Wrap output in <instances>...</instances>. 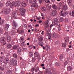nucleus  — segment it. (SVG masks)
I'll return each mask as SVG.
<instances>
[{
  "mask_svg": "<svg viewBox=\"0 0 74 74\" xmlns=\"http://www.w3.org/2000/svg\"><path fill=\"white\" fill-rule=\"evenodd\" d=\"M19 11L20 12V14L21 15H25V13L26 10L24 9L23 8H21L19 9Z\"/></svg>",
  "mask_w": 74,
  "mask_h": 74,
  "instance_id": "nucleus-1",
  "label": "nucleus"
},
{
  "mask_svg": "<svg viewBox=\"0 0 74 74\" xmlns=\"http://www.w3.org/2000/svg\"><path fill=\"white\" fill-rule=\"evenodd\" d=\"M44 73L46 74H49L51 71V69L49 68H46L44 71Z\"/></svg>",
  "mask_w": 74,
  "mask_h": 74,
  "instance_id": "nucleus-2",
  "label": "nucleus"
},
{
  "mask_svg": "<svg viewBox=\"0 0 74 74\" xmlns=\"http://www.w3.org/2000/svg\"><path fill=\"white\" fill-rule=\"evenodd\" d=\"M10 12V9L9 8H8L5 10L4 14H9Z\"/></svg>",
  "mask_w": 74,
  "mask_h": 74,
  "instance_id": "nucleus-3",
  "label": "nucleus"
},
{
  "mask_svg": "<svg viewBox=\"0 0 74 74\" xmlns=\"http://www.w3.org/2000/svg\"><path fill=\"white\" fill-rule=\"evenodd\" d=\"M0 41L1 43H4L5 42V44H6L5 42V37H3L1 38L0 39Z\"/></svg>",
  "mask_w": 74,
  "mask_h": 74,
  "instance_id": "nucleus-4",
  "label": "nucleus"
},
{
  "mask_svg": "<svg viewBox=\"0 0 74 74\" xmlns=\"http://www.w3.org/2000/svg\"><path fill=\"white\" fill-rule=\"evenodd\" d=\"M56 13H57L56 11L54 10L51 12V16H56Z\"/></svg>",
  "mask_w": 74,
  "mask_h": 74,
  "instance_id": "nucleus-5",
  "label": "nucleus"
},
{
  "mask_svg": "<svg viewBox=\"0 0 74 74\" xmlns=\"http://www.w3.org/2000/svg\"><path fill=\"white\" fill-rule=\"evenodd\" d=\"M12 62L13 66H16L17 64V61H16V60L12 59Z\"/></svg>",
  "mask_w": 74,
  "mask_h": 74,
  "instance_id": "nucleus-6",
  "label": "nucleus"
},
{
  "mask_svg": "<svg viewBox=\"0 0 74 74\" xmlns=\"http://www.w3.org/2000/svg\"><path fill=\"white\" fill-rule=\"evenodd\" d=\"M12 26H14V27H13V29H16V27H17L18 26V25L15 22H13L12 23Z\"/></svg>",
  "mask_w": 74,
  "mask_h": 74,
  "instance_id": "nucleus-7",
  "label": "nucleus"
},
{
  "mask_svg": "<svg viewBox=\"0 0 74 74\" xmlns=\"http://www.w3.org/2000/svg\"><path fill=\"white\" fill-rule=\"evenodd\" d=\"M57 36H58V34L55 32L53 33L52 34V37L53 38H55L57 37Z\"/></svg>",
  "mask_w": 74,
  "mask_h": 74,
  "instance_id": "nucleus-8",
  "label": "nucleus"
},
{
  "mask_svg": "<svg viewBox=\"0 0 74 74\" xmlns=\"http://www.w3.org/2000/svg\"><path fill=\"white\" fill-rule=\"evenodd\" d=\"M16 12L14 11L12 13V16L14 17V19L16 18Z\"/></svg>",
  "mask_w": 74,
  "mask_h": 74,
  "instance_id": "nucleus-9",
  "label": "nucleus"
},
{
  "mask_svg": "<svg viewBox=\"0 0 74 74\" xmlns=\"http://www.w3.org/2000/svg\"><path fill=\"white\" fill-rule=\"evenodd\" d=\"M7 39L8 42H9L10 41H11V37L10 36H8L7 38Z\"/></svg>",
  "mask_w": 74,
  "mask_h": 74,
  "instance_id": "nucleus-10",
  "label": "nucleus"
},
{
  "mask_svg": "<svg viewBox=\"0 0 74 74\" xmlns=\"http://www.w3.org/2000/svg\"><path fill=\"white\" fill-rule=\"evenodd\" d=\"M26 3H25V2H22L21 3V7H26Z\"/></svg>",
  "mask_w": 74,
  "mask_h": 74,
  "instance_id": "nucleus-11",
  "label": "nucleus"
},
{
  "mask_svg": "<svg viewBox=\"0 0 74 74\" xmlns=\"http://www.w3.org/2000/svg\"><path fill=\"white\" fill-rule=\"evenodd\" d=\"M19 48V46L18 45H15L13 46L12 48V49H18Z\"/></svg>",
  "mask_w": 74,
  "mask_h": 74,
  "instance_id": "nucleus-12",
  "label": "nucleus"
},
{
  "mask_svg": "<svg viewBox=\"0 0 74 74\" xmlns=\"http://www.w3.org/2000/svg\"><path fill=\"white\" fill-rule=\"evenodd\" d=\"M48 23H49V21H46L45 24V27L46 28H47V27H49V24H48Z\"/></svg>",
  "mask_w": 74,
  "mask_h": 74,
  "instance_id": "nucleus-13",
  "label": "nucleus"
},
{
  "mask_svg": "<svg viewBox=\"0 0 74 74\" xmlns=\"http://www.w3.org/2000/svg\"><path fill=\"white\" fill-rule=\"evenodd\" d=\"M15 6H16L17 5H20L21 4V2L19 1H17L15 3H14Z\"/></svg>",
  "mask_w": 74,
  "mask_h": 74,
  "instance_id": "nucleus-14",
  "label": "nucleus"
},
{
  "mask_svg": "<svg viewBox=\"0 0 74 74\" xmlns=\"http://www.w3.org/2000/svg\"><path fill=\"white\" fill-rule=\"evenodd\" d=\"M38 7V5L36 3H34L31 5V7Z\"/></svg>",
  "mask_w": 74,
  "mask_h": 74,
  "instance_id": "nucleus-15",
  "label": "nucleus"
},
{
  "mask_svg": "<svg viewBox=\"0 0 74 74\" xmlns=\"http://www.w3.org/2000/svg\"><path fill=\"white\" fill-rule=\"evenodd\" d=\"M6 74H12V71L10 70H7L6 71Z\"/></svg>",
  "mask_w": 74,
  "mask_h": 74,
  "instance_id": "nucleus-16",
  "label": "nucleus"
},
{
  "mask_svg": "<svg viewBox=\"0 0 74 74\" xmlns=\"http://www.w3.org/2000/svg\"><path fill=\"white\" fill-rule=\"evenodd\" d=\"M62 9L64 11H66L67 10V6L66 5H64Z\"/></svg>",
  "mask_w": 74,
  "mask_h": 74,
  "instance_id": "nucleus-17",
  "label": "nucleus"
},
{
  "mask_svg": "<svg viewBox=\"0 0 74 74\" xmlns=\"http://www.w3.org/2000/svg\"><path fill=\"white\" fill-rule=\"evenodd\" d=\"M45 49L47 51H49V46L48 45H46Z\"/></svg>",
  "mask_w": 74,
  "mask_h": 74,
  "instance_id": "nucleus-18",
  "label": "nucleus"
},
{
  "mask_svg": "<svg viewBox=\"0 0 74 74\" xmlns=\"http://www.w3.org/2000/svg\"><path fill=\"white\" fill-rule=\"evenodd\" d=\"M10 4L11 2H10V1H8L7 2L6 4V5L7 7H8V6H10Z\"/></svg>",
  "mask_w": 74,
  "mask_h": 74,
  "instance_id": "nucleus-19",
  "label": "nucleus"
},
{
  "mask_svg": "<svg viewBox=\"0 0 74 74\" xmlns=\"http://www.w3.org/2000/svg\"><path fill=\"white\" fill-rule=\"evenodd\" d=\"M52 7L53 9H54V10H57L58 9V7L56 5H53L52 6Z\"/></svg>",
  "mask_w": 74,
  "mask_h": 74,
  "instance_id": "nucleus-20",
  "label": "nucleus"
},
{
  "mask_svg": "<svg viewBox=\"0 0 74 74\" xmlns=\"http://www.w3.org/2000/svg\"><path fill=\"white\" fill-rule=\"evenodd\" d=\"M63 59V54H61L60 56L59 59L60 60H62V59Z\"/></svg>",
  "mask_w": 74,
  "mask_h": 74,
  "instance_id": "nucleus-21",
  "label": "nucleus"
},
{
  "mask_svg": "<svg viewBox=\"0 0 74 74\" xmlns=\"http://www.w3.org/2000/svg\"><path fill=\"white\" fill-rule=\"evenodd\" d=\"M7 46L8 48H12V45L10 44H7Z\"/></svg>",
  "mask_w": 74,
  "mask_h": 74,
  "instance_id": "nucleus-22",
  "label": "nucleus"
},
{
  "mask_svg": "<svg viewBox=\"0 0 74 74\" xmlns=\"http://www.w3.org/2000/svg\"><path fill=\"white\" fill-rule=\"evenodd\" d=\"M68 3L69 5H72V1L71 0L68 1Z\"/></svg>",
  "mask_w": 74,
  "mask_h": 74,
  "instance_id": "nucleus-23",
  "label": "nucleus"
},
{
  "mask_svg": "<svg viewBox=\"0 0 74 74\" xmlns=\"http://www.w3.org/2000/svg\"><path fill=\"white\" fill-rule=\"evenodd\" d=\"M9 26L10 25H9L6 24L5 27V29L6 30H8V27H9Z\"/></svg>",
  "mask_w": 74,
  "mask_h": 74,
  "instance_id": "nucleus-24",
  "label": "nucleus"
},
{
  "mask_svg": "<svg viewBox=\"0 0 74 74\" xmlns=\"http://www.w3.org/2000/svg\"><path fill=\"white\" fill-rule=\"evenodd\" d=\"M35 57H40V56L38 54V53L36 52L34 53Z\"/></svg>",
  "mask_w": 74,
  "mask_h": 74,
  "instance_id": "nucleus-25",
  "label": "nucleus"
},
{
  "mask_svg": "<svg viewBox=\"0 0 74 74\" xmlns=\"http://www.w3.org/2000/svg\"><path fill=\"white\" fill-rule=\"evenodd\" d=\"M54 24L56 25L57 26H60V23L58 21L56 22V23H55Z\"/></svg>",
  "mask_w": 74,
  "mask_h": 74,
  "instance_id": "nucleus-26",
  "label": "nucleus"
},
{
  "mask_svg": "<svg viewBox=\"0 0 74 74\" xmlns=\"http://www.w3.org/2000/svg\"><path fill=\"white\" fill-rule=\"evenodd\" d=\"M21 48L19 47V48H18V49L17 50V52L18 53H21Z\"/></svg>",
  "mask_w": 74,
  "mask_h": 74,
  "instance_id": "nucleus-27",
  "label": "nucleus"
},
{
  "mask_svg": "<svg viewBox=\"0 0 74 74\" xmlns=\"http://www.w3.org/2000/svg\"><path fill=\"white\" fill-rule=\"evenodd\" d=\"M39 41H41L43 40V38L41 36H39L38 38Z\"/></svg>",
  "mask_w": 74,
  "mask_h": 74,
  "instance_id": "nucleus-28",
  "label": "nucleus"
},
{
  "mask_svg": "<svg viewBox=\"0 0 74 74\" xmlns=\"http://www.w3.org/2000/svg\"><path fill=\"white\" fill-rule=\"evenodd\" d=\"M55 66H59L60 65V63L57 62L55 64Z\"/></svg>",
  "mask_w": 74,
  "mask_h": 74,
  "instance_id": "nucleus-29",
  "label": "nucleus"
},
{
  "mask_svg": "<svg viewBox=\"0 0 74 74\" xmlns=\"http://www.w3.org/2000/svg\"><path fill=\"white\" fill-rule=\"evenodd\" d=\"M67 70L68 71H70L72 70V68L71 66H68L67 67Z\"/></svg>",
  "mask_w": 74,
  "mask_h": 74,
  "instance_id": "nucleus-30",
  "label": "nucleus"
},
{
  "mask_svg": "<svg viewBox=\"0 0 74 74\" xmlns=\"http://www.w3.org/2000/svg\"><path fill=\"white\" fill-rule=\"evenodd\" d=\"M4 60V57L3 56H1L0 58V62H2Z\"/></svg>",
  "mask_w": 74,
  "mask_h": 74,
  "instance_id": "nucleus-31",
  "label": "nucleus"
},
{
  "mask_svg": "<svg viewBox=\"0 0 74 74\" xmlns=\"http://www.w3.org/2000/svg\"><path fill=\"white\" fill-rule=\"evenodd\" d=\"M69 14L71 15V16H74V11H73L72 12V13L71 12H70L69 13Z\"/></svg>",
  "mask_w": 74,
  "mask_h": 74,
  "instance_id": "nucleus-32",
  "label": "nucleus"
},
{
  "mask_svg": "<svg viewBox=\"0 0 74 74\" xmlns=\"http://www.w3.org/2000/svg\"><path fill=\"white\" fill-rule=\"evenodd\" d=\"M67 15V12H64L62 14V16H64H64L66 15Z\"/></svg>",
  "mask_w": 74,
  "mask_h": 74,
  "instance_id": "nucleus-33",
  "label": "nucleus"
},
{
  "mask_svg": "<svg viewBox=\"0 0 74 74\" xmlns=\"http://www.w3.org/2000/svg\"><path fill=\"white\" fill-rule=\"evenodd\" d=\"M4 20L3 19H2L0 21V23L1 25H3L4 23Z\"/></svg>",
  "mask_w": 74,
  "mask_h": 74,
  "instance_id": "nucleus-34",
  "label": "nucleus"
},
{
  "mask_svg": "<svg viewBox=\"0 0 74 74\" xmlns=\"http://www.w3.org/2000/svg\"><path fill=\"white\" fill-rule=\"evenodd\" d=\"M33 53L32 52H29V56L30 57H33Z\"/></svg>",
  "mask_w": 74,
  "mask_h": 74,
  "instance_id": "nucleus-35",
  "label": "nucleus"
},
{
  "mask_svg": "<svg viewBox=\"0 0 74 74\" xmlns=\"http://www.w3.org/2000/svg\"><path fill=\"white\" fill-rule=\"evenodd\" d=\"M58 19H57V18H55L54 21L53 22V23H56V22H58Z\"/></svg>",
  "mask_w": 74,
  "mask_h": 74,
  "instance_id": "nucleus-36",
  "label": "nucleus"
},
{
  "mask_svg": "<svg viewBox=\"0 0 74 74\" xmlns=\"http://www.w3.org/2000/svg\"><path fill=\"white\" fill-rule=\"evenodd\" d=\"M41 10L42 11H45L47 10V9L43 7L41 8Z\"/></svg>",
  "mask_w": 74,
  "mask_h": 74,
  "instance_id": "nucleus-37",
  "label": "nucleus"
},
{
  "mask_svg": "<svg viewBox=\"0 0 74 74\" xmlns=\"http://www.w3.org/2000/svg\"><path fill=\"white\" fill-rule=\"evenodd\" d=\"M10 34H12V35H15V32H14V31H12L10 33Z\"/></svg>",
  "mask_w": 74,
  "mask_h": 74,
  "instance_id": "nucleus-38",
  "label": "nucleus"
},
{
  "mask_svg": "<svg viewBox=\"0 0 74 74\" xmlns=\"http://www.w3.org/2000/svg\"><path fill=\"white\" fill-rule=\"evenodd\" d=\"M13 56L15 58H18V56H17V54H13Z\"/></svg>",
  "mask_w": 74,
  "mask_h": 74,
  "instance_id": "nucleus-39",
  "label": "nucleus"
},
{
  "mask_svg": "<svg viewBox=\"0 0 74 74\" xmlns=\"http://www.w3.org/2000/svg\"><path fill=\"white\" fill-rule=\"evenodd\" d=\"M4 34L5 36H8V31H6L4 33Z\"/></svg>",
  "mask_w": 74,
  "mask_h": 74,
  "instance_id": "nucleus-40",
  "label": "nucleus"
},
{
  "mask_svg": "<svg viewBox=\"0 0 74 74\" xmlns=\"http://www.w3.org/2000/svg\"><path fill=\"white\" fill-rule=\"evenodd\" d=\"M14 5H15V4H14V3H12L11 4L10 7L11 8H13V7H14Z\"/></svg>",
  "mask_w": 74,
  "mask_h": 74,
  "instance_id": "nucleus-41",
  "label": "nucleus"
},
{
  "mask_svg": "<svg viewBox=\"0 0 74 74\" xmlns=\"http://www.w3.org/2000/svg\"><path fill=\"white\" fill-rule=\"evenodd\" d=\"M66 45H67V44L65 43H62V45L63 47H66Z\"/></svg>",
  "mask_w": 74,
  "mask_h": 74,
  "instance_id": "nucleus-42",
  "label": "nucleus"
},
{
  "mask_svg": "<svg viewBox=\"0 0 74 74\" xmlns=\"http://www.w3.org/2000/svg\"><path fill=\"white\" fill-rule=\"evenodd\" d=\"M39 71V67H37L35 69L36 72H38Z\"/></svg>",
  "mask_w": 74,
  "mask_h": 74,
  "instance_id": "nucleus-43",
  "label": "nucleus"
},
{
  "mask_svg": "<svg viewBox=\"0 0 74 74\" xmlns=\"http://www.w3.org/2000/svg\"><path fill=\"white\" fill-rule=\"evenodd\" d=\"M60 22H63V21H64V19L63 18H60Z\"/></svg>",
  "mask_w": 74,
  "mask_h": 74,
  "instance_id": "nucleus-44",
  "label": "nucleus"
},
{
  "mask_svg": "<svg viewBox=\"0 0 74 74\" xmlns=\"http://www.w3.org/2000/svg\"><path fill=\"white\" fill-rule=\"evenodd\" d=\"M4 65H5L6 66V65L5 64V63L3 62L2 63H1V66H4Z\"/></svg>",
  "mask_w": 74,
  "mask_h": 74,
  "instance_id": "nucleus-45",
  "label": "nucleus"
},
{
  "mask_svg": "<svg viewBox=\"0 0 74 74\" xmlns=\"http://www.w3.org/2000/svg\"><path fill=\"white\" fill-rule=\"evenodd\" d=\"M23 27L24 28H26V27H27V25L25 24H24L23 25Z\"/></svg>",
  "mask_w": 74,
  "mask_h": 74,
  "instance_id": "nucleus-46",
  "label": "nucleus"
},
{
  "mask_svg": "<svg viewBox=\"0 0 74 74\" xmlns=\"http://www.w3.org/2000/svg\"><path fill=\"white\" fill-rule=\"evenodd\" d=\"M45 1L46 3H50V1L49 0H45Z\"/></svg>",
  "mask_w": 74,
  "mask_h": 74,
  "instance_id": "nucleus-47",
  "label": "nucleus"
},
{
  "mask_svg": "<svg viewBox=\"0 0 74 74\" xmlns=\"http://www.w3.org/2000/svg\"><path fill=\"white\" fill-rule=\"evenodd\" d=\"M36 59L34 58H32V62H35V60H36Z\"/></svg>",
  "mask_w": 74,
  "mask_h": 74,
  "instance_id": "nucleus-48",
  "label": "nucleus"
},
{
  "mask_svg": "<svg viewBox=\"0 0 74 74\" xmlns=\"http://www.w3.org/2000/svg\"><path fill=\"white\" fill-rule=\"evenodd\" d=\"M51 38V35L49 34L48 39L50 40Z\"/></svg>",
  "mask_w": 74,
  "mask_h": 74,
  "instance_id": "nucleus-49",
  "label": "nucleus"
},
{
  "mask_svg": "<svg viewBox=\"0 0 74 74\" xmlns=\"http://www.w3.org/2000/svg\"><path fill=\"white\" fill-rule=\"evenodd\" d=\"M3 29L2 28H0V33H1L3 32Z\"/></svg>",
  "mask_w": 74,
  "mask_h": 74,
  "instance_id": "nucleus-50",
  "label": "nucleus"
},
{
  "mask_svg": "<svg viewBox=\"0 0 74 74\" xmlns=\"http://www.w3.org/2000/svg\"><path fill=\"white\" fill-rule=\"evenodd\" d=\"M4 70V68L3 67H0V70Z\"/></svg>",
  "mask_w": 74,
  "mask_h": 74,
  "instance_id": "nucleus-51",
  "label": "nucleus"
},
{
  "mask_svg": "<svg viewBox=\"0 0 74 74\" xmlns=\"http://www.w3.org/2000/svg\"><path fill=\"white\" fill-rule=\"evenodd\" d=\"M68 63V62L67 61L65 62L64 63V65L65 66H66L67 64Z\"/></svg>",
  "mask_w": 74,
  "mask_h": 74,
  "instance_id": "nucleus-52",
  "label": "nucleus"
},
{
  "mask_svg": "<svg viewBox=\"0 0 74 74\" xmlns=\"http://www.w3.org/2000/svg\"><path fill=\"white\" fill-rule=\"evenodd\" d=\"M58 29L59 31H60L61 28H60V26H59V27H58Z\"/></svg>",
  "mask_w": 74,
  "mask_h": 74,
  "instance_id": "nucleus-53",
  "label": "nucleus"
},
{
  "mask_svg": "<svg viewBox=\"0 0 74 74\" xmlns=\"http://www.w3.org/2000/svg\"><path fill=\"white\" fill-rule=\"evenodd\" d=\"M23 33V30L20 31L19 32V34H21V33Z\"/></svg>",
  "mask_w": 74,
  "mask_h": 74,
  "instance_id": "nucleus-54",
  "label": "nucleus"
},
{
  "mask_svg": "<svg viewBox=\"0 0 74 74\" xmlns=\"http://www.w3.org/2000/svg\"><path fill=\"white\" fill-rule=\"evenodd\" d=\"M34 71V68L30 70V71L32 72H33Z\"/></svg>",
  "mask_w": 74,
  "mask_h": 74,
  "instance_id": "nucleus-55",
  "label": "nucleus"
},
{
  "mask_svg": "<svg viewBox=\"0 0 74 74\" xmlns=\"http://www.w3.org/2000/svg\"><path fill=\"white\" fill-rule=\"evenodd\" d=\"M56 44H59L60 42L59 41H57L56 43Z\"/></svg>",
  "mask_w": 74,
  "mask_h": 74,
  "instance_id": "nucleus-56",
  "label": "nucleus"
},
{
  "mask_svg": "<svg viewBox=\"0 0 74 74\" xmlns=\"http://www.w3.org/2000/svg\"><path fill=\"white\" fill-rule=\"evenodd\" d=\"M62 3H59V5L60 7H62Z\"/></svg>",
  "mask_w": 74,
  "mask_h": 74,
  "instance_id": "nucleus-57",
  "label": "nucleus"
},
{
  "mask_svg": "<svg viewBox=\"0 0 74 74\" xmlns=\"http://www.w3.org/2000/svg\"><path fill=\"white\" fill-rule=\"evenodd\" d=\"M69 21V19L68 18H65V21L66 22H67L68 21Z\"/></svg>",
  "mask_w": 74,
  "mask_h": 74,
  "instance_id": "nucleus-58",
  "label": "nucleus"
},
{
  "mask_svg": "<svg viewBox=\"0 0 74 74\" xmlns=\"http://www.w3.org/2000/svg\"><path fill=\"white\" fill-rule=\"evenodd\" d=\"M39 4H41L42 3V0H39Z\"/></svg>",
  "mask_w": 74,
  "mask_h": 74,
  "instance_id": "nucleus-59",
  "label": "nucleus"
},
{
  "mask_svg": "<svg viewBox=\"0 0 74 74\" xmlns=\"http://www.w3.org/2000/svg\"><path fill=\"white\" fill-rule=\"evenodd\" d=\"M36 18L38 20H40V17H38L37 16L36 17Z\"/></svg>",
  "mask_w": 74,
  "mask_h": 74,
  "instance_id": "nucleus-60",
  "label": "nucleus"
},
{
  "mask_svg": "<svg viewBox=\"0 0 74 74\" xmlns=\"http://www.w3.org/2000/svg\"><path fill=\"white\" fill-rule=\"evenodd\" d=\"M29 2L31 3H33V0H29Z\"/></svg>",
  "mask_w": 74,
  "mask_h": 74,
  "instance_id": "nucleus-61",
  "label": "nucleus"
},
{
  "mask_svg": "<svg viewBox=\"0 0 74 74\" xmlns=\"http://www.w3.org/2000/svg\"><path fill=\"white\" fill-rule=\"evenodd\" d=\"M29 47L31 49L33 48V46L32 45H30L29 46Z\"/></svg>",
  "mask_w": 74,
  "mask_h": 74,
  "instance_id": "nucleus-62",
  "label": "nucleus"
},
{
  "mask_svg": "<svg viewBox=\"0 0 74 74\" xmlns=\"http://www.w3.org/2000/svg\"><path fill=\"white\" fill-rule=\"evenodd\" d=\"M64 12H63V10H62L61 11L60 14H61L62 15Z\"/></svg>",
  "mask_w": 74,
  "mask_h": 74,
  "instance_id": "nucleus-63",
  "label": "nucleus"
},
{
  "mask_svg": "<svg viewBox=\"0 0 74 74\" xmlns=\"http://www.w3.org/2000/svg\"><path fill=\"white\" fill-rule=\"evenodd\" d=\"M72 25L74 27V21H73L72 23Z\"/></svg>",
  "mask_w": 74,
  "mask_h": 74,
  "instance_id": "nucleus-64",
  "label": "nucleus"
}]
</instances>
